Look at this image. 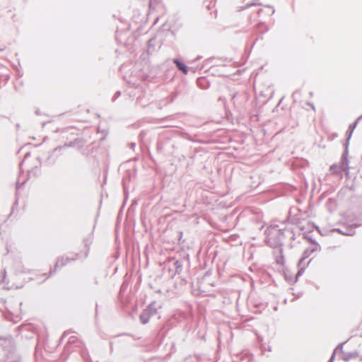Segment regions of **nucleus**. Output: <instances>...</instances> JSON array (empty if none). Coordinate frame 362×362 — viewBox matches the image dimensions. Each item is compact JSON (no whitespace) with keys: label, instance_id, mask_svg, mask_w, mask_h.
Wrapping results in <instances>:
<instances>
[{"label":"nucleus","instance_id":"1","mask_svg":"<svg viewBox=\"0 0 362 362\" xmlns=\"http://www.w3.org/2000/svg\"><path fill=\"white\" fill-rule=\"evenodd\" d=\"M335 354L346 362H362V359L358 354L354 352L349 353L344 345L336 349Z\"/></svg>","mask_w":362,"mask_h":362},{"label":"nucleus","instance_id":"2","mask_svg":"<svg viewBox=\"0 0 362 362\" xmlns=\"http://www.w3.org/2000/svg\"><path fill=\"white\" fill-rule=\"evenodd\" d=\"M349 168V160L346 154L343 155L339 163L334 164L330 167V172L332 174L337 175L342 172L347 173Z\"/></svg>","mask_w":362,"mask_h":362},{"label":"nucleus","instance_id":"3","mask_svg":"<svg viewBox=\"0 0 362 362\" xmlns=\"http://www.w3.org/2000/svg\"><path fill=\"white\" fill-rule=\"evenodd\" d=\"M173 62L175 64H176L178 69L181 70L185 74H187V69L185 64L180 62L177 59H174Z\"/></svg>","mask_w":362,"mask_h":362},{"label":"nucleus","instance_id":"4","mask_svg":"<svg viewBox=\"0 0 362 362\" xmlns=\"http://www.w3.org/2000/svg\"><path fill=\"white\" fill-rule=\"evenodd\" d=\"M140 320L141 321V322L143 324H146L148 322V317L146 316L145 314H142L141 316H140Z\"/></svg>","mask_w":362,"mask_h":362}]
</instances>
